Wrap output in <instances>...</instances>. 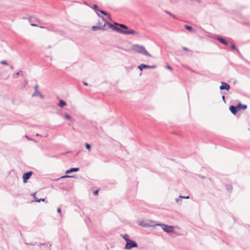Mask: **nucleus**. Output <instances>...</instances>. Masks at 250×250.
<instances>
[{"instance_id": "1", "label": "nucleus", "mask_w": 250, "mask_h": 250, "mask_svg": "<svg viewBox=\"0 0 250 250\" xmlns=\"http://www.w3.org/2000/svg\"><path fill=\"white\" fill-rule=\"evenodd\" d=\"M115 24L117 25H119L121 28H119L117 26H114L113 24L110 23H107V25L110 28H112L113 30L116 31V32L125 35H138V33L135 31L134 30L130 29L128 30V27L123 24H119L116 22H115Z\"/></svg>"}, {"instance_id": "2", "label": "nucleus", "mask_w": 250, "mask_h": 250, "mask_svg": "<svg viewBox=\"0 0 250 250\" xmlns=\"http://www.w3.org/2000/svg\"><path fill=\"white\" fill-rule=\"evenodd\" d=\"M132 49L139 53L151 57V55L147 52L145 48L142 45L135 44L132 46Z\"/></svg>"}, {"instance_id": "3", "label": "nucleus", "mask_w": 250, "mask_h": 250, "mask_svg": "<svg viewBox=\"0 0 250 250\" xmlns=\"http://www.w3.org/2000/svg\"><path fill=\"white\" fill-rule=\"evenodd\" d=\"M139 225L143 227L148 228L155 227V226H157L158 224L153 220H146L140 221Z\"/></svg>"}, {"instance_id": "4", "label": "nucleus", "mask_w": 250, "mask_h": 250, "mask_svg": "<svg viewBox=\"0 0 250 250\" xmlns=\"http://www.w3.org/2000/svg\"><path fill=\"white\" fill-rule=\"evenodd\" d=\"M157 226L161 227L162 229L166 232L170 233L173 231L174 227L173 226H168L162 223H158Z\"/></svg>"}, {"instance_id": "5", "label": "nucleus", "mask_w": 250, "mask_h": 250, "mask_svg": "<svg viewBox=\"0 0 250 250\" xmlns=\"http://www.w3.org/2000/svg\"><path fill=\"white\" fill-rule=\"evenodd\" d=\"M137 247L138 245L137 243L132 240H130L128 242L126 243L124 249L125 250H131L133 248H137Z\"/></svg>"}, {"instance_id": "6", "label": "nucleus", "mask_w": 250, "mask_h": 250, "mask_svg": "<svg viewBox=\"0 0 250 250\" xmlns=\"http://www.w3.org/2000/svg\"><path fill=\"white\" fill-rule=\"evenodd\" d=\"M34 93L32 95V97L39 96L41 99L44 98V96L38 90V86L36 85L34 87Z\"/></svg>"}, {"instance_id": "7", "label": "nucleus", "mask_w": 250, "mask_h": 250, "mask_svg": "<svg viewBox=\"0 0 250 250\" xmlns=\"http://www.w3.org/2000/svg\"><path fill=\"white\" fill-rule=\"evenodd\" d=\"M33 172L32 171L24 173L22 175L23 182L24 183H27V180L30 178Z\"/></svg>"}, {"instance_id": "8", "label": "nucleus", "mask_w": 250, "mask_h": 250, "mask_svg": "<svg viewBox=\"0 0 250 250\" xmlns=\"http://www.w3.org/2000/svg\"><path fill=\"white\" fill-rule=\"evenodd\" d=\"M220 90H229L230 88L229 84L225 82H221V85L219 87Z\"/></svg>"}, {"instance_id": "9", "label": "nucleus", "mask_w": 250, "mask_h": 250, "mask_svg": "<svg viewBox=\"0 0 250 250\" xmlns=\"http://www.w3.org/2000/svg\"><path fill=\"white\" fill-rule=\"evenodd\" d=\"M238 109H239V108H238V105L237 106L231 105L229 107V110H230L231 113L234 115L237 113Z\"/></svg>"}, {"instance_id": "10", "label": "nucleus", "mask_w": 250, "mask_h": 250, "mask_svg": "<svg viewBox=\"0 0 250 250\" xmlns=\"http://www.w3.org/2000/svg\"><path fill=\"white\" fill-rule=\"evenodd\" d=\"M107 22H105V23H104V26H102V27H100V26H92V30L93 31H96V30H101V29H104V26L106 24H107Z\"/></svg>"}, {"instance_id": "11", "label": "nucleus", "mask_w": 250, "mask_h": 250, "mask_svg": "<svg viewBox=\"0 0 250 250\" xmlns=\"http://www.w3.org/2000/svg\"><path fill=\"white\" fill-rule=\"evenodd\" d=\"M79 168L78 167H74V168H71L69 169H68L66 171L65 173L66 174H69L73 172H76L79 171Z\"/></svg>"}, {"instance_id": "12", "label": "nucleus", "mask_w": 250, "mask_h": 250, "mask_svg": "<svg viewBox=\"0 0 250 250\" xmlns=\"http://www.w3.org/2000/svg\"><path fill=\"white\" fill-rule=\"evenodd\" d=\"M150 67V65L145 64H141L140 65L138 66V68L140 70H142L143 69L145 68H148Z\"/></svg>"}, {"instance_id": "13", "label": "nucleus", "mask_w": 250, "mask_h": 250, "mask_svg": "<svg viewBox=\"0 0 250 250\" xmlns=\"http://www.w3.org/2000/svg\"><path fill=\"white\" fill-rule=\"evenodd\" d=\"M239 109H246L247 108V105L245 104H239L237 105Z\"/></svg>"}, {"instance_id": "14", "label": "nucleus", "mask_w": 250, "mask_h": 250, "mask_svg": "<svg viewBox=\"0 0 250 250\" xmlns=\"http://www.w3.org/2000/svg\"><path fill=\"white\" fill-rule=\"evenodd\" d=\"M66 104L65 102H64V101H63L62 100H61L60 101V102L59 104V106L60 107H63V106H65Z\"/></svg>"}, {"instance_id": "15", "label": "nucleus", "mask_w": 250, "mask_h": 250, "mask_svg": "<svg viewBox=\"0 0 250 250\" xmlns=\"http://www.w3.org/2000/svg\"><path fill=\"white\" fill-rule=\"evenodd\" d=\"M218 40L221 43H222L223 44H225V45H227L228 44V42L223 39L221 38H218Z\"/></svg>"}, {"instance_id": "16", "label": "nucleus", "mask_w": 250, "mask_h": 250, "mask_svg": "<svg viewBox=\"0 0 250 250\" xmlns=\"http://www.w3.org/2000/svg\"><path fill=\"white\" fill-rule=\"evenodd\" d=\"M122 237L124 238V239L126 241V243L128 242L129 240H131L129 238V236L127 234H125Z\"/></svg>"}, {"instance_id": "17", "label": "nucleus", "mask_w": 250, "mask_h": 250, "mask_svg": "<svg viewBox=\"0 0 250 250\" xmlns=\"http://www.w3.org/2000/svg\"><path fill=\"white\" fill-rule=\"evenodd\" d=\"M185 28L186 29H187L188 30L190 31L192 30V28L191 26L188 25H185Z\"/></svg>"}, {"instance_id": "18", "label": "nucleus", "mask_w": 250, "mask_h": 250, "mask_svg": "<svg viewBox=\"0 0 250 250\" xmlns=\"http://www.w3.org/2000/svg\"><path fill=\"white\" fill-rule=\"evenodd\" d=\"M64 117H65V119L68 120H70L71 119V117H70V116H69L67 113H65Z\"/></svg>"}, {"instance_id": "19", "label": "nucleus", "mask_w": 250, "mask_h": 250, "mask_svg": "<svg viewBox=\"0 0 250 250\" xmlns=\"http://www.w3.org/2000/svg\"><path fill=\"white\" fill-rule=\"evenodd\" d=\"M85 147L86 149H87L88 150H90L91 149V146L89 144L86 143L85 144Z\"/></svg>"}, {"instance_id": "20", "label": "nucleus", "mask_w": 250, "mask_h": 250, "mask_svg": "<svg viewBox=\"0 0 250 250\" xmlns=\"http://www.w3.org/2000/svg\"><path fill=\"white\" fill-rule=\"evenodd\" d=\"M21 72V71H20V72L16 73V74L13 75V77L15 78H17L18 77V76L20 75V73Z\"/></svg>"}, {"instance_id": "21", "label": "nucleus", "mask_w": 250, "mask_h": 250, "mask_svg": "<svg viewBox=\"0 0 250 250\" xmlns=\"http://www.w3.org/2000/svg\"><path fill=\"white\" fill-rule=\"evenodd\" d=\"M179 198H181V199H189V196H182V195H180L179 196Z\"/></svg>"}, {"instance_id": "22", "label": "nucleus", "mask_w": 250, "mask_h": 250, "mask_svg": "<svg viewBox=\"0 0 250 250\" xmlns=\"http://www.w3.org/2000/svg\"><path fill=\"white\" fill-rule=\"evenodd\" d=\"M74 176H69V175H64L61 177V178H73Z\"/></svg>"}, {"instance_id": "23", "label": "nucleus", "mask_w": 250, "mask_h": 250, "mask_svg": "<svg viewBox=\"0 0 250 250\" xmlns=\"http://www.w3.org/2000/svg\"><path fill=\"white\" fill-rule=\"evenodd\" d=\"M57 212L60 214V216L62 217V210L61 208H58L57 209Z\"/></svg>"}, {"instance_id": "24", "label": "nucleus", "mask_w": 250, "mask_h": 250, "mask_svg": "<svg viewBox=\"0 0 250 250\" xmlns=\"http://www.w3.org/2000/svg\"><path fill=\"white\" fill-rule=\"evenodd\" d=\"M99 12H100L101 13L104 14V15H109L108 13H106L103 10H99Z\"/></svg>"}, {"instance_id": "25", "label": "nucleus", "mask_w": 250, "mask_h": 250, "mask_svg": "<svg viewBox=\"0 0 250 250\" xmlns=\"http://www.w3.org/2000/svg\"><path fill=\"white\" fill-rule=\"evenodd\" d=\"M231 49H236V50H237V51H238V52H239V50H238V49L236 48V46H235V45H234V44H232V45H231Z\"/></svg>"}, {"instance_id": "26", "label": "nucleus", "mask_w": 250, "mask_h": 250, "mask_svg": "<svg viewBox=\"0 0 250 250\" xmlns=\"http://www.w3.org/2000/svg\"><path fill=\"white\" fill-rule=\"evenodd\" d=\"M0 63L1 64H4V65H8V62L6 61H1L0 62Z\"/></svg>"}, {"instance_id": "27", "label": "nucleus", "mask_w": 250, "mask_h": 250, "mask_svg": "<svg viewBox=\"0 0 250 250\" xmlns=\"http://www.w3.org/2000/svg\"><path fill=\"white\" fill-rule=\"evenodd\" d=\"M93 8H94V9L95 10H96V11H99V10H98V6H97V5H96V4H94V5H93Z\"/></svg>"}, {"instance_id": "28", "label": "nucleus", "mask_w": 250, "mask_h": 250, "mask_svg": "<svg viewBox=\"0 0 250 250\" xmlns=\"http://www.w3.org/2000/svg\"><path fill=\"white\" fill-rule=\"evenodd\" d=\"M45 199L44 198H41L39 200H35V201L40 203L41 201H44Z\"/></svg>"}, {"instance_id": "29", "label": "nucleus", "mask_w": 250, "mask_h": 250, "mask_svg": "<svg viewBox=\"0 0 250 250\" xmlns=\"http://www.w3.org/2000/svg\"><path fill=\"white\" fill-rule=\"evenodd\" d=\"M165 12H166L167 14L169 15L170 16H172V17H174V15H173L171 13H170V12H168V11H165Z\"/></svg>"}, {"instance_id": "30", "label": "nucleus", "mask_w": 250, "mask_h": 250, "mask_svg": "<svg viewBox=\"0 0 250 250\" xmlns=\"http://www.w3.org/2000/svg\"><path fill=\"white\" fill-rule=\"evenodd\" d=\"M26 138H27L28 140L29 141H34L33 139H31V138L29 137L27 135H25L24 136Z\"/></svg>"}, {"instance_id": "31", "label": "nucleus", "mask_w": 250, "mask_h": 250, "mask_svg": "<svg viewBox=\"0 0 250 250\" xmlns=\"http://www.w3.org/2000/svg\"><path fill=\"white\" fill-rule=\"evenodd\" d=\"M175 201L177 202V203H179L180 201H181V200L180 199L179 197L178 198H176L175 199Z\"/></svg>"}, {"instance_id": "32", "label": "nucleus", "mask_w": 250, "mask_h": 250, "mask_svg": "<svg viewBox=\"0 0 250 250\" xmlns=\"http://www.w3.org/2000/svg\"><path fill=\"white\" fill-rule=\"evenodd\" d=\"M98 190H96L94 191V192L93 193L94 195H98Z\"/></svg>"}, {"instance_id": "33", "label": "nucleus", "mask_w": 250, "mask_h": 250, "mask_svg": "<svg viewBox=\"0 0 250 250\" xmlns=\"http://www.w3.org/2000/svg\"><path fill=\"white\" fill-rule=\"evenodd\" d=\"M166 67L167 68L169 69V70H171L172 69V68L169 65H167L166 66Z\"/></svg>"}, {"instance_id": "34", "label": "nucleus", "mask_w": 250, "mask_h": 250, "mask_svg": "<svg viewBox=\"0 0 250 250\" xmlns=\"http://www.w3.org/2000/svg\"><path fill=\"white\" fill-rule=\"evenodd\" d=\"M182 48L185 51H188V48L187 47H183Z\"/></svg>"}, {"instance_id": "35", "label": "nucleus", "mask_w": 250, "mask_h": 250, "mask_svg": "<svg viewBox=\"0 0 250 250\" xmlns=\"http://www.w3.org/2000/svg\"><path fill=\"white\" fill-rule=\"evenodd\" d=\"M42 245H45L47 247L49 246V247H50V245L49 244H42Z\"/></svg>"}, {"instance_id": "36", "label": "nucleus", "mask_w": 250, "mask_h": 250, "mask_svg": "<svg viewBox=\"0 0 250 250\" xmlns=\"http://www.w3.org/2000/svg\"><path fill=\"white\" fill-rule=\"evenodd\" d=\"M155 67H156V66L155 65H152V66L150 65V67L149 68H154Z\"/></svg>"}, {"instance_id": "37", "label": "nucleus", "mask_w": 250, "mask_h": 250, "mask_svg": "<svg viewBox=\"0 0 250 250\" xmlns=\"http://www.w3.org/2000/svg\"><path fill=\"white\" fill-rule=\"evenodd\" d=\"M83 83L85 86H87L88 85V83L86 82H83Z\"/></svg>"}, {"instance_id": "38", "label": "nucleus", "mask_w": 250, "mask_h": 250, "mask_svg": "<svg viewBox=\"0 0 250 250\" xmlns=\"http://www.w3.org/2000/svg\"><path fill=\"white\" fill-rule=\"evenodd\" d=\"M31 26H37V24H34V23H32L31 24Z\"/></svg>"}, {"instance_id": "39", "label": "nucleus", "mask_w": 250, "mask_h": 250, "mask_svg": "<svg viewBox=\"0 0 250 250\" xmlns=\"http://www.w3.org/2000/svg\"><path fill=\"white\" fill-rule=\"evenodd\" d=\"M10 68L11 69H14V66L13 65H11L10 66Z\"/></svg>"}, {"instance_id": "40", "label": "nucleus", "mask_w": 250, "mask_h": 250, "mask_svg": "<svg viewBox=\"0 0 250 250\" xmlns=\"http://www.w3.org/2000/svg\"><path fill=\"white\" fill-rule=\"evenodd\" d=\"M222 99H223L224 101H225V96H222Z\"/></svg>"}, {"instance_id": "41", "label": "nucleus", "mask_w": 250, "mask_h": 250, "mask_svg": "<svg viewBox=\"0 0 250 250\" xmlns=\"http://www.w3.org/2000/svg\"><path fill=\"white\" fill-rule=\"evenodd\" d=\"M36 135V136H41L39 134H38V133H37Z\"/></svg>"}, {"instance_id": "42", "label": "nucleus", "mask_w": 250, "mask_h": 250, "mask_svg": "<svg viewBox=\"0 0 250 250\" xmlns=\"http://www.w3.org/2000/svg\"><path fill=\"white\" fill-rule=\"evenodd\" d=\"M34 199H35V200H38V199L37 198V197H34Z\"/></svg>"}, {"instance_id": "43", "label": "nucleus", "mask_w": 250, "mask_h": 250, "mask_svg": "<svg viewBox=\"0 0 250 250\" xmlns=\"http://www.w3.org/2000/svg\"><path fill=\"white\" fill-rule=\"evenodd\" d=\"M230 190H232V187L231 186H230Z\"/></svg>"}, {"instance_id": "44", "label": "nucleus", "mask_w": 250, "mask_h": 250, "mask_svg": "<svg viewBox=\"0 0 250 250\" xmlns=\"http://www.w3.org/2000/svg\"><path fill=\"white\" fill-rule=\"evenodd\" d=\"M97 15H98L99 17H100V15H99V14L98 13H97Z\"/></svg>"}]
</instances>
